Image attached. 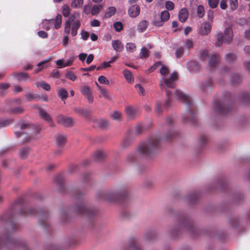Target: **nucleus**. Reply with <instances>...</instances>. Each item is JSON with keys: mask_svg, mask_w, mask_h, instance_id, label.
Here are the masks:
<instances>
[{"mask_svg": "<svg viewBox=\"0 0 250 250\" xmlns=\"http://www.w3.org/2000/svg\"><path fill=\"white\" fill-rule=\"evenodd\" d=\"M29 148L24 147L21 149L20 152V156L21 158L24 159H26L29 154Z\"/></svg>", "mask_w": 250, "mask_h": 250, "instance_id": "nucleus-39", "label": "nucleus"}, {"mask_svg": "<svg viewBox=\"0 0 250 250\" xmlns=\"http://www.w3.org/2000/svg\"><path fill=\"white\" fill-rule=\"evenodd\" d=\"M98 82L100 83H102V84H107L109 83L108 80L106 79V78L105 76H103V75L99 77Z\"/></svg>", "mask_w": 250, "mask_h": 250, "instance_id": "nucleus-62", "label": "nucleus"}, {"mask_svg": "<svg viewBox=\"0 0 250 250\" xmlns=\"http://www.w3.org/2000/svg\"><path fill=\"white\" fill-rule=\"evenodd\" d=\"M39 112L41 118L48 123L50 125L52 126L53 125L52 118L49 114L46 112L44 110L40 107L39 108Z\"/></svg>", "mask_w": 250, "mask_h": 250, "instance_id": "nucleus-14", "label": "nucleus"}, {"mask_svg": "<svg viewBox=\"0 0 250 250\" xmlns=\"http://www.w3.org/2000/svg\"><path fill=\"white\" fill-rule=\"evenodd\" d=\"M128 14L132 18H135L138 16L140 12V8L138 5L132 6L128 9Z\"/></svg>", "mask_w": 250, "mask_h": 250, "instance_id": "nucleus-18", "label": "nucleus"}, {"mask_svg": "<svg viewBox=\"0 0 250 250\" xmlns=\"http://www.w3.org/2000/svg\"><path fill=\"white\" fill-rule=\"evenodd\" d=\"M51 60V58H48L38 63L37 64L39 67L38 71H41L43 69V68L45 67L46 66H45V65L48 62H49Z\"/></svg>", "mask_w": 250, "mask_h": 250, "instance_id": "nucleus-33", "label": "nucleus"}, {"mask_svg": "<svg viewBox=\"0 0 250 250\" xmlns=\"http://www.w3.org/2000/svg\"><path fill=\"white\" fill-rule=\"evenodd\" d=\"M205 14V10L203 6L199 5L197 8V15L200 18H202Z\"/></svg>", "mask_w": 250, "mask_h": 250, "instance_id": "nucleus-48", "label": "nucleus"}, {"mask_svg": "<svg viewBox=\"0 0 250 250\" xmlns=\"http://www.w3.org/2000/svg\"><path fill=\"white\" fill-rule=\"evenodd\" d=\"M219 61V56L218 54H213L211 56L210 59L209 60L208 64L209 66L212 68H214L217 63Z\"/></svg>", "mask_w": 250, "mask_h": 250, "instance_id": "nucleus-20", "label": "nucleus"}, {"mask_svg": "<svg viewBox=\"0 0 250 250\" xmlns=\"http://www.w3.org/2000/svg\"><path fill=\"white\" fill-rule=\"evenodd\" d=\"M55 181L60 187V190H62L64 188L63 176L61 174L57 175L55 179Z\"/></svg>", "mask_w": 250, "mask_h": 250, "instance_id": "nucleus-26", "label": "nucleus"}, {"mask_svg": "<svg viewBox=\"0 0 250 250\" xmlns=\"http://www.w3.org/2000/svg\"><path fill=\"white\" fill-rule=\"evenodd\" d=\"M188 13L187 9L185 8L180 10L179 13V20L182 22H185L188 19Z\"/></svg>", "mask_w": 250, "mask_h": 250, "instance_id": "nucleus-21", "label": "nucleus"}, {"mask_svg": "<svg viewBox=\"0 0 250 250\" xmlns=\"http://www.w3.org/2000/svg\"><path fill=\"white\" fill-rule=\"evenodd\" d=\"M83 3V0H73L71 2V6L74 8H80Z\"/></svg>", "mask_w": 250, "mask_h": 250, "instance_id": "nucleus-46", "label": "nucleus"}, {"mask_svg": "<svg viewBox=\"0 0 250 250\" xmlns=\"http://www.w3.org/2000/svg\"><path fill=\"white\" fill-rule=\"evenodd\" d=\"M208 137L205 135H202L199 139V143L202 146H203L208 142Z\"/></svg>", "mask_w": 250, "mask_h": 250, "instance_id": "nucleus-59", "label": "nucleus"}, {"mask_svg": "<svg viewBox=\"0 0 250 250\" xmlns=\"http://www.w3.org/2000/svg\"><path fill=\"white\" fill-rule=\"evenodd\" d=\"M10 85L8 83H0V88L1 89L0 95H3L6 93L5 90L9 88Z\"/></svg>", "mask_w": 250, "mask_h": 250, "instance_id": "nucleus-54", "label": "nucleus"}, {"mask_svg": "<svg viewBox=\"0 0 250 250\" xmlns=\"http://www.w3.org/2000/svg\"><path fill=\"white\" fill-rule=\"evenodd\" d=\"M36 85L37 86H40L42 88L46 91H49L51 89L50 85L44 81L37 83Z\"/></svg>", "mask_w": 250, "mask_h": 250, "instance_id": "nucleus-43", "label": "nucleus"}, {"mask_svg": "<svg viewBox=\"0 0 250 250\" xmlns=\"http://www.w3.org/2000/svg\"><path fill=\"white\" fill-rule=\"evenodd\" d=\"M66 77L72 81H75L77 78V77L72 71L68 72L66 75Z\"/></svg>", "mask_w": 250, "mask_h": 250, "instance_id": "nucleus-58", "label": "nucleus"}, {"mask_svg": "<svg viewBox=\"0 0 250 250\" xmlns=\"http://www.w3.org/2000/svg\"><path fill=\"white\" fill-rule=\"evenodd\" d=\"M138 111V109L133 106H126L125 108V113L130 120H133L137 116Z\"/></svg>", "mask_w": 250, "mask_h": 250, "instance_id": "nucleus-12", "label": "nucleus"}, {"mask_svg": "<svg viewBox=\"0 0 250 250\" xmlns=\"http://www.w3.org/2000/svg\"><path fill=\"white\" fill-rule=\"evenodd\" d=\"M139 57L141 59L148 58L149 57L148 50L145 47H142L139 54Z\"/></svg>", "mask_w": 250, "mask_h": 250, "instance_id": "nucleus-30", "label": "nucleus"}, {"mask_svg": "<svg viewBox=\"0 0 250 250\" xmlns=\"http://www.w3.org/2000/svg\"><path fill=\"white\" fill-rule=\"evenodd\" d=\"M175 95L177 99L182 101L183 103L186 104L190 108L184 116V121L185 122L195 125L197 122V119L193 110L192 102L191 98L179 90H175Z\"/></svg>", "mask_w": 250, "mask_h": 250, "instance_id": "nucleus-3", "label": "nucleus"}, {"mask_svg": "<svg viewBox=\"0 0 250 250\" xmlns=\"http://www.w3.org/2000/svg\"><path fill=\"white\" fill-rule=\"evenodd\" d=\"M81 92L82 94L84 96L91 93L90 87L88 85H84L81 88Z\"/></svg>", "mask_w": 250, "mask_h": 250, "instance_id": "nucleus-53", "label": "nucleus"}, {"mask_svg": "<svg viewBox=\"0 0 250 250\" xmlns=\"http://www.w3.org/2000/svg\"><path fill=\"white\" fill-rule=\"evenodd\" d=\"M80 18V14L76 12L70 16L64 24V32L65 34L68 35L71 33L72 37L77 35V31L81 25Z\"/></svg>", "mask_w": 250, "mask_h": 250, "instance_id": "nucleus-6", "label": "nucleus"}, {"mask_svg": "<svg viewBox=\"0 0 250 250\" xmlns=\"http://www.w3.org/2000/svg\"><path fill=\"white\" fill-rule=\"evenodd\" d=\"M17 212L20 215L24 216L33 215L38 213L39 215V223L40 225L45 228L49 226L48 219L49 215L46 209H42L38 211L34 208H30L27 209L25 206L23 197H20L14 202L11 210L3 214L0 217L1 222H10L11 227L12 229L11 232L17 229L19 227L18 225L14 224L12 222L14 214H16Z\"/></svg>", "mask_w": 250, "mask_h": 250, "instance_id": "nucleus-1", "label": "nucleus"}, {"mask_svg": "<svg viewBox=\"0 0 250 250\" xmlns=\"http://www.w3.org/2000/svg\"><path fill=\"white\" fill-rule=\"evenodd\" d=\"M226 61L228 62H231L236 60V56L232 53H228L226 56Z\"/></svg>", "mask_w": 250, "mask_h": 250, "instance_id": "nucleus-47", "label": "nucleus"}, {"mask_svg": "<svg viewBox=\"0 0 250 250\" xmlns=\"http://www.w3.org/2000/svg\"><path fill=\"white\" fill-rule=\"evenodd\" d=\"M66 141L65 135H59L56 138V144L59 147H62Z\"/></svg>", "mask_w": 250, "mask_h": 250, "instance_id": "nucleus-22", "label": "nucleus"}, {"mask_svg": "<svg viewBox=\"0 0 250 250\" xmlns=\"http://www.w3.org/2000/svg\"><path fill=\"white\" fill-rule=\"evenodd\" d=\"M219 0H208V3L210 7L212 9L217 7Z\"/></svg>", "mask_w": 250, "mask_h": 250, "instance_id": "nucleus-57", "label": "nucleus"}, {"mask_svg": "<svg viewBox=\"0 0 250 250\" xmlns=\"http://www.w3.org/2000/svg\"><path fill=\"white\" fill-rule=\"evenodd\" d=\"M95 122L101 128H106L108 125V122L106 120L100 119L97 120Z\"/></svg>", "mask_w": 250, "mask_h": 250, "instance_id": "nucleus-40", "label": "nucleus"}, {"mask_svg": "<svg viewBox=\"0 0 250 250\" xmlns=\"http://www.w3.org/2000/svg\"><path fill=\"white\" fill-rule=\"evenodd\" d=\"M48 22L54 24L55 28L57 29H59L62 25V16L61 14H58L55 19L49 20Z\"/></svg>", "mask_w": 250, "mask_h": 250, "instance_id": "nucleus-15", "label": "nucleus"}, {"mask_svg": "<svg viewBox=\"0 0 250 250\" xmlns=\"http://www.w3.org/2000/svg\"><path fill=\"white\" fill-rule=\"evenodd\" d=\"M211 29V26L208 22L203 23L198 30L199 33L201 35H207L208 34Z\"/></svg>", "mask_w": 250, "mask_h": 250, "instance_id": "nucleus-13", "label": "nucleus"}, {"mask_svg": "<svg viewBox=\"0 0 250 250\" xmlns=\"http://www.w3.org/2000/svg\"><path fill=\"white\" fill-rule=\"evenodd\" d=\"M165 6L167 10H172L174 8V4L171 1L167 0L166 2Z\"/></svg>", "mask_w": 250, "mask_h": 250, "instance_id": "nucleus-61", "label": "nucleus"}, {"mask_svg": "<svg viewBox=\"0 0 250 250\" xmlns=\"http://www.w3.org/2000/svg\"><path fill=\"white\" fill-rule=\"evenodd\" d=\"M164 21L160 18L159 15H155L153 21V24L156 26H162L163 25Z\"/></svg>", "mask_w": 250, "mask_h": 250, "instance_id": "nucleus-32", "label": "nucleus"}, {"mask_svg": "<svg viewBox=\"0 0 250 250\" xmlns=\"http://www.w3.org/2000/svg\"><path fill=\"white\" fill-rule=\"evenodd\" d=\"M125 47L126 50L131 52L134 51L136 48L135 44L132 42H128L126 43Z\"/></svg>", "mask_w": 250, "mask_h": 250, "instance_id": "nucleus-52", "label": "nucleus"}, {"mask_svg": "<svg viewBox=\"0 0 250 250\" xmlns=\"http://www.w3.org/2000/svg\"><path fill=\"white\" fill-rule=\"evenodd\" d=\"M177 135V132L173 130H170L165 135V139L167 141H170Z\"/></svg>", "mask_w": 250, "mask_h": 250, "instance_id": "nucleus-37", "label": "nucleus"}, {"mask_svg": "<svg viewBox=\"0 0 250 250\" xmlns=\"http://www.w3.org/2000/svg\"><path fill=\"white\" fill-rule=\"evenodd\" d=\"M225 42L229 43L233 37L232 30L231 27H228L225 30Z\"/></svg>", "mask_w": 250, "mask_h": 250, "instance_id": "nucleus-17", "label": "nucleus"}, {"mask_svg": "<svg viewBox=\"0 0 250 250\" xmlns=\"http://www.w3.org/2000/svg\"><path fill=\"white\" fill-rule=\"evenodd\" d=\"M178 80L177 73L173 72L170 75L169 78H163L160 81V87L162 90L166 91L167 100L165 103V106L166 108L170 106L172 93L170 91L166 89V87L173 88L174 87L175 83Z\"/></svg>", "mask_w": 250, "mask_h": 250, "instance_id": "nucleus-5", "label": "nucleus"}, {"mask_svg": "<svg viewBox=\"0 0 250 250\" xmlns=\"http://www.w3.org/2000/svg\"><path fill=\"white\" fill-rule=\"evenodd\" d=\"M105 157V153L101 150L95 151L93 155V159L95 161H100L103 160Z\"/></svg>", "mask_w": 250, "mask_h": 250, "instance_id": "nucleus-19", "label": "nucleus"}, {"mask_svg": "<svg viewBox=\"0 0 250 250\" xmlns=\"http://www.w3.org/2000/svg\"><path fill=\"white\" fill-rule=\"evenodd\" d=\"M128 193L126 190L120 192L113 191H101L97 193V198L100 200H103L108 202H114L125 199Z\"/></svg>", "mask_w": 250, "mask_h": 250, "instance_id": "nucleus-7", "label": "nucleus"}, {"mask_svg": "<svg viewBox=\"0 0 250 250\" xmlns=\"http://www.w3.org/2000/svg\"><path fill=\"white\" fill-rule=\"evenodd\" d=\"M242 81V77L239 74H233L231 79V83L233 84L238 83Z\"/></svg>", "mask_w": 250, "mask_h": 250, "instance_id": "nucleus-41", "label": "nucleus"}, {"mask_svg": "<svg viewBox=\"0 0 250 250\" xmlns=\"http://www.w3.org/2000/svg\"><path fill=\"white\" fill-rule=\"evenodd\" d=\"M113 27L116 31L120 32L123 29V25L121 21H117L113 23Z\"/></svg>", "mask_w": 250, "mask_h": 250, "instance_id": "nucleus-50", "label": "nucleus"}, {"mask_svg": "<svg viewBox=\"0 0 250 250\" xmlns=\"http://www.w3.org/2000/svg\"><path fill=\"white\" fill-rule=\"evenodd\" d=\"M26 100L28 101L34 100L37 98H39V95L36 94H32L31 93H27L25 96Z\"/></svg>", "mask_w": 250, "mask_h": 250, "instance_id": "nucleus-55", "label": "nucleus"}, {"mask_svg": "<svg viewBox=\"0 0 250 250\" xmlns=\"http://www.w3.org/2000/svg\"><path fill=\"white\" fill-rule=\"evenodd\" d=\"M24 111V109L21 106L11 108L8 111V112L15 114H21L23 113Z\"/></svg>", "mask_w": 250, "mask_h": 250, "instance_id": "nucleus-28", "label": "nucleus"}, {"mask_svg": "<svg viewBox=\"0 0 250 250\" xmlns=\"http://www.w3.org/2000/svg\"><path fill=\"white\" fill-rule=\"evenodd\" d=\"M58 96L62 100H65L68 97V92L64 88H58L57 90Z\"/></svg>", "mask_w": 250, "mask_h": 250, "instance_id": "nucleus-23", "label": "nucleus"}, {"mask_svg": "<svg viewBox=\"0 0 250 250\" xmlns=\"http://www.w3.org/2000/svg\"><path fill=\"white\" fill-rule=\"evenodd\" d=\"M180 226L182 228H185L189 230L191 234H194L196 230L192 221L187 217H182L180 219Z\"/></svg>", "mask_w": 250, "mask_h": 250, "instance_id": "nucleus-9", "label": "nucleus"}, {"mask_svg": "<svg viewBox=\"0 0 250 250\" xmlns=\"http://www.w3.org/2000/svg\"><path fill=\"white\" fill-rule=\"evenodd\" d=\"M160 17V18L162 20V21L165 22L169 19L170 15L167 11L165 10L161 13Z\"/></svg>", "mask_w": 250, "mask_h": 250, "instance_id": "nucleus-45", "label": "nucleus"}, {"mask_svg": "<svg viewBox=\"0 0 250 250\" xmlns=\"http://www.w3.org/2000/svg\"><path fill=\"white\" fill-rule=\"evenodd\" d=\"M111 117L115 120L120 121L122 118L121 113L118 111H114L110 114Z\"/></svg>", "mask_w": 250, "mask_h": 250, "instance_id": "nucleus-49", "label": "nucleus"}, {"mask_svg": "<svg viewBox=\"0 0 250 250\" xmlns=\"http://www.w3.org/2000/svg\"><path fill=\"white\" fill-rule=\"evenodd\" d=\"M124 76L126 80L128 83H133L134 82L133 76L131 72L128 70H125L124 71Z\"/></svg>", "mask_w": 250, "mask_h": 250, "instance_id": "nucleus-27", "label": "nucleus"}, {"mask_svg": "<svg viewBox=\"0 0 250 250\" xmlns=\"http://www.w3.org/2000/svg\"><path fill=\"white\" fill-rule=\"evenodd\" d=\"M144 131V126L141 124H138L135 128V133L136 135H139Z\"/></svg>", "mask_w": 250, "mask_h": 250, "instance_id": "nucleus-51", "label": "nucleus"}, {"mask_svg": "<svg viewBox=\"0 0 250 250\" xmlns=\"http://www.w3.org/2000/svg\"><path fill=\"white\" fill-rule=\"evenodd\" d=\"M240 99L243 103L250 104V94L248 93H243L240 95Z\"/></svg>", "mask_w": 250, "mask_h": 250, "instance_id": "nucleus-29", "label": "nucleus"}, {"mask_svg": "<svg viewBox=\"0 0 250 250\" xmlns=\"http://www.w3.org/2000/svg\"><path fill=\"white\" fill-rule=\"evenodd\" d=\"M10 233V231H8L6 234L0 235V250L2 248H5L7 250L16 248L22 250H30L24 241L11 239Z\"/></svg>", "mask_w": 250, "mask_h": 250, "instance_id": "nucleus-4", "label": "nucleus"}, {"mask_svg": "<svg viewBox=\"0 0 250 250\" xmlns=\"http://www.w3.org/2000/svg\"><path fill=\"white\" fill-rule=\"evenodd\" d=\"M161 138L157 135H152L141 143L138 152L145 157H152L156 154L161 148Z\"/></svg>", "mask_w": 250, "mask_h": 250, "instance_id": "nucleus-2", "label": "nucleus"}, {"mask_svg": "<svg viewBox=\"0 0 250 250\" xmlns=\"http://www.w3.org/2000/svg\"><path fill=\"white\" fill-rule=\"evenodd\" d=\"M216 45L217 46H220L222 45L224 42V38L225 39V37H224V35L222 33L220 32L216 34Z\"/></svg>", "mask_w": 250, "mask_h": 250, "instance_id": "nucleus-34", "label": "nucleus"}, {"mask_svg": "<svg viewBox=\"0 0 250 250\" xmlns=\"http://www.w3.org/2000/svg\"><path fill=\"white\" fill-rule=\"evenodd\" d=\"M199 197V194L198 192H193L192 194L190 195L188 197V201L192 204L196 203L197 199Z\"/></svg>", "mask_w": 250, "mask_h": 250, "instance_id": "nucleus-38", "label": "nucleus"}, {"mask_svg": "<svg viewBox=\"0 0 250 250\" xmlns=\"http://www.w3.org/2000/svg\"><path fill=\"white\" fill-rule=\"evenodd\" d=\"M129 248L131 250H139V246L136 240L132 241L131 244L130 245Z\"/></svg>", "mask_w": 250, "mask_h": 250, "instance_id": "nucleus-64", "label": "nucleus"}, {"mask_svg": "<svg viewBox=\"0 0 250 250\" xmlns=\"http://www.w3.org/2000/svg\"><path fill=\"white\" fill-rule=\"evenodd\" d=\"M103 6L101 4L100 5H94L91 9V14L92 15H95L99 13L100 11L102 9Z\"/></svg>", "mask_w": 250, "mask_h": 250, "instance_id": "nucleus-35", "label": "nucleus"}, {"mask_svg": "<svg viewBox=\"0 0 250 250\" xmlns=\"http://www.w3.org/2000/svg\"><path fill=\"white\" fill-rule=\"evenodd\" d=\"M229 4L232 10H236L238 6V0H229Z\"/></svg>", "mask_w": 250, "mask_h": 250, "instance_id": "nucleus-56", "label": "nucleus"}, {"mask_svg": "<svg viewBox=\"0 0 250 250\" xmlns=\"http://www.w3.org/2000/svg\"><path fill=\"white\" fill-rule=\"evenodd\" d=\"M97 86L99 87V90L100 92L102 93L104 97L107 99H110V94L109 91L107 90L106 88H103L101 86L99 85L97 83Z\"/></svg>", "mask_w": 250, "mask_h": 250, "instance_id": "nucleus-36", "label": "nucleus"}, {"mask_svg": "<svg viewBox=\"0 0 250 250\" xmlns=\"http://www.w3.org/2000/svg\"><path fill=\"white\" fill-rule=\"evenodd\" d=\"M184 52V48L182 47L178 48L175 51V56L177 58L181 57Z\"/></svg>", "mask_w": 250, "mask_h": 250, "instance_id": "nucleus-63", "label": "nucleus"}, {"mask_svg": "<svg viewBox=\"0 0 250 250\" xmlns=\"http://www.w3.org/2000/svg\"><path fill=\"white\" fill-rule=\"evenodd\" d=\"M116 11V9L115 7L112 6L108 8L107 11L105 13L104 17L106 18H109L113 16Z\"/></svg>", "mask_w": 250, "mask_h": 250, "instance_id": "nucleus-31", "label": "nucleus"}, {"mask_svg": "<svg viewBox=\"0 0 250 250\" xmlns=\"http://www.w3.org/2000/svg\"><path fill=\"white\" fill-rule=\"evenodd\" d=\"M57 122L63 126L70 127L73 125V119L63 115H60L57 119Z\"/></svg>", "mask_w": 250, "mask_h": 250, "instance_id": "nucleus-11", "label": "nucleus"}, {"mask_svg": "<svg viewBox=\"0 0 250 250\" xmlns=\"http://www.w3.org/2000/svg\"><path fill=\"white\" fill-rule=\"evenodd\" d=\"M212 86V80L208 79L206 83H203L201 84V89L203 91H207L208 89H210Z\"/></svg>", "mask_w": 250, "mask_h": 250, "instance_id": "nucleus-25", "label": "nucleus"}, {"mask_svg": "<svg viewBox=\"0 0 250 250\" xmlns=\"http://www.w3.org/2000/svg\"><path fill=\"white\" fill-rule=\"evenodd\" d=\"M147 26V21H142L139 23L138 26V28L140 32H142L146 30Z\"/></svg>", "mask_w": 250, "mask_h": 250, "instance_id": "nucleus-44", "label": "nucleus"}, {"mask_svg": "<svg viewBox=\"0 0 250 250\" xmlns=\"http://www.w3.org/2000/svg\"><path fill=\"white\" fill-rule=\"evenodd\" d=\"M214 107L216 112L222 115H227L231 109L229 106L226 105V103L217 101L214 102Z\"/></svg>", "mask_w": 250, "mask_h": 250, "instance_id": "nucleus-10", "label": "nucleus"}, {"mask_svg": "<svg viewBox=\"0 0 250 250\" xmlns=\"http://www.w3.org/2000/svg\"><path fill=\"white\" fill-rule=\"evenodd\" d=\"M112 46L116 52H121L124 49V44L119 40H114L112 42Z\"/></svg>", "mask_w": 250, "mask_h": 250, "instance_id": "nucleus-16", "label": "nucleus"}, {"mask_svg": "<svg viewBox=\"0 0 250 250\" xmlns=\"http://www.w3.org/2000/svg\"><path fill=\"white\" fill-rule=\"evenodd\" d=\"M70 9L67 5H63L62 7V14L65 17H68L70 14Z\"/></svg>", "mask_w": 250, "mask_h": 250, "instance_id": "nucleus-42", "label": "nucleus"}, {"mask_svg": "<svg viewBox=\"0 0 250 250\" xmlns=\"http://www.w3.org/2000/svg\"><path fill=\"white\" fill-rule=\"evenodd\" d=\"M12 75L18 81H22L25 79H28L29 78L28 74L24 72H14L12 74Z\"/></svg>", "mask_w": 250, "mask_h": 250, "instance_id": "nucleus-24", "label": "nucleus"}, {"mask_svg": "<svg viewBox=\"0 0 250 250\" xmlns=\"http://www.w3.org/2000/svg\"><path fill=\"white\" fill-rule=\"evenodd\" d=\"M136 159V156L135 153H132L129 154L126 158V160L129 163H133L135 161Z\"/></svg>", "mask_w": 250, "mask_h": 250, "instance_id": "nucleus-60", "label": "nucleus"}, {"mask_svg": "<svg viewBox=\"0 0 250 250\" xmlns=\"http://www.w3.org/2000/svg\"><path fill=\"white\" fill-rule=\"evenodd\" d=\"M74 211L77 214L89 218L95 216L97 213V209L94 208L89 207L86 203L81 201L75 205Z\"/></svg>", "mask_w": 250, "mask_h": 250, "instance_id": "nucleus-8", "label": "nucleus"}]
</instances>
